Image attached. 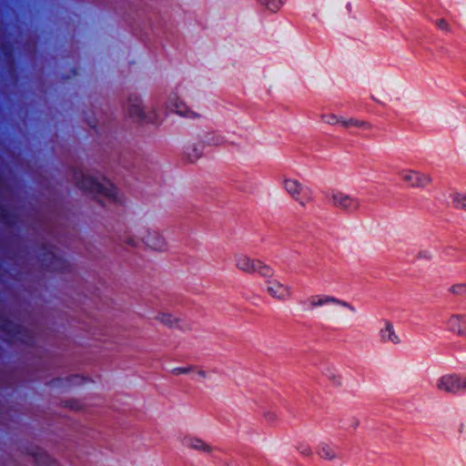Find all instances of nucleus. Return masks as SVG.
Wrapping results in <instances>:
<instances>
[{
    "instance_id": "obj_1",
    "label": "nucleus",
    "mask_w": 466,
    "mask_h": 466,
    "mask_svg": "<svg viewBox=\"0 0 466 466\" xmlns=\"http://www.w3.org/2000/svg\"><path fill=\"white\" fill-rule=\"evenodd\" d=\"M75 178L80 189L95 194L96 198L103 205L105 203L102 201V198H106L108 202H121V198L118 196L116 188L105 177L97 178L82 172H76Z\"/></svg>"
},
{
    "instance_id": "obj_2",
    "label": "nucleus",
    "mask_w": 466,
    "mask_h": 466,
    "mask_svg": "<svg viewBox=\"0 0 466 466\" xmlns=\"http://www.w3.org/2000/svg\"><path fill=\"white\" fill-rule=\"evenodd\" d=\"M123 241L132 248L145 245L158 251H164L167 247L165 238L158 231L143 225L133 227L129 232L125 234Z\"/></svg>"
},
{
    "instance_id": "obj_3",
    "label": "nucleus",
    "mask_w": 466,
    "mask_h": 466,
    "mask_svg": "<svg viewBox=\"0 0 466 466\" xmlns=\"http://www.w3.org/2000/svg\"><path fill=\"white\" fill-rule=\"evenodd\" d=\"M234 264L238 270L248 274H258L263 279H270L275 276L274 268L258 258H253L244 253L234 255Z\"/></svg>"
},
{
    "instance_id": "obj_4",
    "label": "nucleus",
    "mask_w": 466,
    "mask_h": 466,
    "mask_svg": "<svg viewBox=\"0 0 466 466\" xmlns=\"http://www.w3.org/2000/svg\"><path fill=\"white\" fill-rule=\"evenodd\" d=\"M436 389L451 395L464 392L466 391V375L458 373L442 375L436 381Z\"/></svg>"
},
{
    "instance_id": "obj_5",
    "label": "nucleus",
    "mask_w": 466,
    "mask_h": 466,
    "mask_svg": "<svg viewBox=\"0 0 466 466\" xmlns=\"http://www.w3.org/2000/svg\"><path fill=\"white\" fill-rule=\"evenodd\" d=\"M283 187L287 193L300 206L306 207L312 201L311 189L302 185L299 181L293 178H285L283 180Z\"/></svg>"
},
{
    "instance_id": "obj_6",
    "label": "nucleus",
    "mask_w": 466,
    "mask_h": 466,
    "mask_svg": "<svg viewBox=\"0 0 466 466\" xmlns=\"http://www.w3.org/2000/svg\"><path fill=\"white\" fill-rule=\"evenodd\" d=\"M398 177L406 186L413 188H425L432 182L430 174L410 168L399 170Z\"/></svg>"
},
{
    "instance_id": "obj_7",
    "label": "nucleus",
    "mask_w": 466,
    "mask_h": 466,
    "mask_svg": "<svg viewBox=\"0 0 466 466\" xmlns=\"http://www.w3.org/2000/svg\"><path fill=\"white\" fill-rule=\"evenodd\" d=\"M127 110L129 116L137 122L152 124H158L160 122V117L155 111L146 112L145 109L140 106V101L137 96L129 97Z\"/></svg>"
},
{
    "instance_id": "obj_8",
    "label": "nucleus",
    "mask_w": 466,
    "mask_h": 466,
    "mask_svg": "<svg viewBox=\"0 0 466 466\" xmlns=\"http://www.w3.org/2000/svg\"><path fill=\"white\" fill-rule=\"evenodd\" d=\"M329 200L333 207L348 213H356L361 207L360 198L341 191H333L330 194Z\"/></svg>"
},
{
    "instance_id": "obj_9",
    "label": "nucleus",
    "mask_w": 466,
    "mask_h": 466,
    "mask_svg": "<svg viewBox=\"0 0 466 466\" xmlns=\"http://www.w3.org/2000/svg\"><path fill=\"white\" fill-rule=\"evenodd\" d=\"M266 285L267 294L280 302H285L292 298V288L287 284L280 282L279 280L270 278L264 279Z\"/></svg>"
},
{
    "instance_id": "obj_10",
    "label": "nucleus",
    "mask_w": 466,
    "mask_h": 466,
    "mask_svg": "<svg viewBox=\"0 0 466 466\" xmlns=\"http://www.w3.org/2000/svg\"><path fill=\"white\" fill-rule=\"evenodd\" d=\"M307 303L309 309H313L319 307H322L329 304H335L345 309H348L351 312H355L356 309L349 302L341 300L338 298L329 295H313L308 298Z\"/></svg>"
},
{
    "instance_id": "obj_11",
    "label": "nucleus",
    "mask_w": 466,
    "mask_h": 466,
    "mask_svg": "<svg viewBox=\"0 0 466 466\" xmlns=\"http://www.w3.org/2000/svg\"><path fill=\"white\" fill-rule=\"evenodd\" d=\"M445 329L451 334L466 338V313L451 314L444 321Z\"/></svg>"
},
{
    "instance_id": "obj_12",
    "label": "nucleus",
    "mask_w": 466,
    "mask_h": 466,
    "mask_svg": "<svg viewBox=\"0 0 466 466\" xmlns=\"http://www.w3.org/2000/svg\"><path fill=\"white\" fill-rule=\"evenodd\" d=\"M179 441L183 447L194 450L202 454H209L214 451V448L209 443L195 435H182L179 437Z\"/></svg>"
},
{
    "instance_id": "obj_13",
    "label": "nucleus",
    "mask_w": 466,
    "mask_h": 466,
    "mask_svg": "<svg viewBox=\"0 0 466 466\" xmlns=\"http://www.w3.org/2000/svg\"><path fill=\"white\" fill-rule=\"evenodd\" d=\"M178 100L177 93L171 94L167 101V107L177 115L186 117L195 118L198 116L195 111L189 109L187 105Z\"/></svg>"
},
{
    "instance_id": "obj_14",
    "label": "nucleus",
    "mask_w": 466,
    "mask_h": 466,
    "mask_svg": "<svg viewBox=\"0 0 466 466\" xmlns=\"http://www.w3.org/2000/svg\"><path fill=\"white\" fill-rule=\"evenodd\" d=\"M380 340L382 343L399 345L401 343L400 337L396 333L391 322L386 320L384 326L379 331Z\"/></svg>"
},
{
    "instance_id": "obj_15",
    "label": "nucleus",
    "mask_w": 466,
    "mask_h": 466,
    "mask_svg": "<svg viewBox=\"0 0 466 466\" xmlns=\"http://www.w3.org/2000/svg\"><path fill=\"white\" fill-rule=\"evenodd\" d=\"M171 373L173 375L190 374L193 380H204L208 377V372L205 370L193 365L174 368L171 370Z\"/></svg>"
},
{
    "instance_id": "obj_16",
    "label": "nucleus",
    "mask_w": 466,
    "mask_h": 466,
    "mask_svg": "<svg viewBox=\"0 0 466 466\" xmlns=\"http://www.w3.org/2000/svg\"><path fill=\"white\" fill-rule=\"evenodd\" d=\"M316 451L321 459L328 461L335 460L339 456L337 447L328 442H320Z\"/></svg>"
},
{
    "instance_id": "obj_17",
    "label": "nucleus",
    "mask_w": 466,
    "mask_h": 466,
    "mask_svg": "<svg viewBox=\"0 0 466 466\" xmlns=\"http://www.w3.org/2000/svg\"><path fill=\"white\" fill-rule=\"evenodd\" d=\"M203 149L204 144L202 142H197L187 145L184 153L188 161L194 162L201 157Z\"/></svg>"
},
{
    "instance_id": "obj_18",
    "label": "nucleus",
    "mask_w": 466,
    "mask_h": 466,
    "mask_svg": "<svg viewBox=\"0 0 466 466\" xmlns=\"http://www.w3.org/2000/svg\"><path fill=\"white\" fill-rule=\"evenodd\" d=\"M341 127L345 128H350V127H357V128H362L364 130H370L372 128V126L370 123L367 121H363L357 118H342V125Z\"/></svg>"
},
{
    "instance_id": "obj_19",
    "label": "nucleus",
    "mask_w": 466,
    "mask_h": 466,
    "mask_svg": "<svg viewBox=\"0 0 466 466\" xmlns=\"http://www.w3.org/2000/svg\"><path fill=\"white\" fill-rule=\"evenodd\" d=\"M156 319L170 328L177 327L180 322L179 318L168 312H159L156 317Z\"/></svg>"
},
{
    "instance_id": "obj_20",
    "label": "nucleus",
    "mask_w": 466,
    "mask_h": 466,
    "mask_svg": "<svg viewBox=\"0 0 466 466\" xmlns=\"http://www.w3.org/2000/svg\"><path fill=\"white\" fill-rule=\"evenodd\" d=\"M270 12H277L283 5L285 0H258Z\"/></svg>"
},
{
    "instance_id": "obj_21",
    "label": "nucleus",
    "mask_w": 466,
    "mask_h": 466,
    "mask_svg": "<svg viewBox=\"0 0 466 466\" xmlns=\"http://www.w3.org/2000/svg\"><path fill=\"white\" fill-rule=\"evenodd\" d=\"M343 116H339L334 114H324L321 116V119L324 123L331 126L342 125Z\"/></svg>"
},
{
    "instance_id": "obj_22",
    "label": "nucleus",
    "mask_w": 466,
    "mask_h": 466,
    "mask_svg": "<svg viewBox=\"0 0 466 466\" xmlns=\"http://www.w3.org/2000/svg\"><path fill=\"white\" fill-rule=\"evenodd\" d=\"M453 206L457 208H463L466 210V196L461 193L452 195Z\"/></svg>"
},
{
    "instance_id": "obj_23",
    "label": "nucleus",
    "mask_w": 466,
    "mask_h": 466,
    "mask_svg": "<svg viewBox=\"0 0 466 466\" xmlns=\"http://www.w3.org/2000/svg\"><path fill=\"white\" fill-rule=\"evenodd\" d=\"M207 143L208 145L219 146L225 143V138L221 134L212 133L207 137Z\"/></svg>"
},
{
    "instance_id": "obj_24",
    "label": "nucleus",
    "mask_w": 466,
    "mask_h": 466,
    "mask_svg": "<svg viewBox=\"0 0 466 466\" xmlns=\"http://www.w3.org/2000/svg\"><path fill=\"white\" fill-rule=\"evenodd\" d=\"M450 293L456 296L466 295V283H457L449 289Z\"/></svg>"
},
{
    "instance_id": "obj_25",
    "label": "nucleus",
    "mask_w": 466,
    "mask_h": 466,
    "mask_svg": "<svg viewBox=\"0 0 466 466\" xmlns=\"http://www.w3.org/2000/svg\"><path fill=\"white\" fill-rule=\"evenodd\" d=\"M434 25H436V27L443 32H450L451 30V26L448 23L447 20H445L444 18H440V19H437L435 22H434Z\"/></svg>"
},
{
    "instance_id": "obj_26",
    "label": "nucleus",
    "mask_w": 466,
    "mask_h": 466,
    "mask_svg": "<svg viewBox=\"0 0 466 466\" xmlns=\"http://www.w3.org/2000/svg\"><path fill=\"white\" fill-rule=\"evenodd\" d=\"M299 451L304 456H309L312 453L310 447L308 445H300Z\"/></svg>"
},
{
    "instance_id": "obj_27",
    "label": "nucleus",
    "mask_w": 466,
    "mask_h": 466,
    "mask_svg": "<svg viewBox=\"0 0 466 466\" xmlns=\"http://www.w3.org/2000/svg\"><path fill=\"white\" fill-rule=\"evenodd\" d=\"M265 419L268 422H273L277 420V415L274 412H268L265 414Z\"/></svg>"
},
{
    "instance_id": "obj_28",
    "label": "nucleus",
    "mask_w": 466,
    "mask_h": 466,
    "mask_svg": "<svg viewBox=\"0 0 466 466\" xmlns=\"http://www.w3.org/2000/svg\"><path fill=\"white\" fill-rule=\"evenodd\" d=\"M329 379L332 380L336 384H340L342 380L339 374H333Z\"/></svg>"
},
{
    "instance_id": "obj_29",
    "label": "nucleus",
    "mask_w": 466,
    "mask_h": 466,
    "mask_svg": "<svg viewBox=\"0 0 466 466\" xmlns=\"http://www.w3.org/2000/svg\"><path fill=\"white\" fill-rule=\"evenodd\" d=\"M359 424H360L359 420H358V419H356V418H353V419H352L351 426H352L354 429H356V428L359 426Z\"/></svg>"
}]
</instances>
